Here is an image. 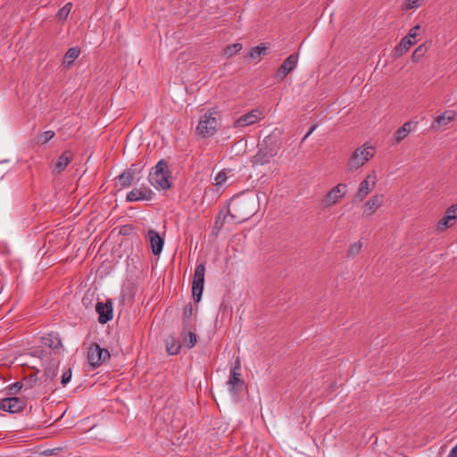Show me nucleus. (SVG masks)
I'll list each match as a JSON object with an SVG mask.
<instances>
[{
    "mask_svg": "<svg viewBox=\"0 0 457 457\" xmlns=\"http://www.w3.org/2000/svg\"><path fill=\"white\" fill-rule=\"evenodd\" d=\"M192 313H193V307H192L191 303H188L184 308V312H183L184 318L188 320L192 316Z\"/></svg>",
    "mask_w": 457,
    "mask_h": 457,
    "instance_id": "nucleus-41",
    "label": "nucleus"
},
{
    "mask_svg": "<svg viewBox=\"0 0 457 457\" xmlns=\"http://www.w3.org/2000/svg\"><path fill=\"white\" fill-rule=\"evenodd\" d=\"M456 117V112L453 110H447L442 114L438 115L435 118L434 121L431 124V129L437 130L440 129L446 128V126L454 120Z\"/></svg>",
    "mask_w": 457,
    "mask_h": 457,
    "instance_id": "nucleus-15",
    "label": "nucleus"
},
{
    "mask_svg": "<svg viewBox=\"0 0 457 457\" xmlns=\"http://www.w3.org/2000/svg\"><path fill=\"white\" fill-rule=\"evenodd\" d=\"M297 61V54H293L289 55L278 67L276 73L277 79L279 81L284 80V79L295 68Z\"/></svg>",
    "mask_w": 457,
    "mask_h": 457,
    "instance_id": "nucleus-13",
    "label": "nucleus"
},
{
    "mask_svg": "<svg viewBox=\"0 0 457 457\" xmlns=\"http://www.w3.org/2000/svg\"><path fill=\"white\" fill-rule=\"evenodd\" d=\"M420 25H416L414 27H412L408 34L405 36V37L409 38L410 40H414L415 37H417L418 35V31L420 30Z\"/></svg>",
    "mask_w": 457,
    "mask_h": 457,
    "instance_id": "nucleus-38",
    "label": "nucleus"
},
{
    "mask_svg": "<svg viewBox=\"0 0 457 457\" xmlns=\"http://www.w3.org/2000/svg\"><path fill=\"white\" fill-rule=\"evenodd\" d=\"M377 176L375 171L369 174L359 185L358 190L354 195V202H361L372 191L376 186Z\"/></svg>",
    "mask_w": 457,
    "mask_h": 457,
    "instance_id": "nucleus-8",
    "label": "nucleus"
},
{
    "mask_svg": "<svg viewBox=\"0 0 457 457\" xmlns=\"http://www.w3.org/2000/svg\"><path fill=\"white\" fill-rule=\"evenodd\" d=\"M445 214L447 216H453V219L455 220L457 218V204L451 205L447 210Z\"/></svg>",
    "mask_w": 457,
    "mask_h": 457,
    "instance_id": "nucleus-39",
    "label": "nucleus"
},
{
    "mask_svg": "<svg viewBox=\"0 0 457 457\" xmlns=\"http://www.w3.org/2000/svg\"><path fill=\"white\" fill-rule=\"evenodd\" d=\"M72 157L73 154L70 150L63 152L56 162L53 172L59 174L63 171L68 164L71 162Z\"/></svg>",
    "mask_w": 457,
    "mask_h": 457,
    "instance_id": "nucleus-19",
    "label": "nucleus"
},
{
    "mask_svg": "<svg viewBox=\"0 0 457 457\" xmlns=\"http://www.w3.org/2000/svg\"><path fill=\"white\" fill-rule=\"evenodd\" d=\"M26 406V402L20 397L4 398L0 402V409L11 413L21 411Z\"/></svg>",
    "mask_w": 457,
    "mask_h": 457,
    "instance_id": "nucleus-10",
    "label": "nucleus"
},
{
    "mask_svg": "<svg viewBox=\"0 0 457 457\" xmlns=\"http://www.w3.org/2000/svg\"><path fill=\"white\" fill-rule=\"evenodd\" d=\"M447 457H457L456 455H453V453L450 452Z\"/></svg>",
    "mask_w": 457,
    "mask_h": 457,
    "instance_id": "nucleus-46",
    "label": "nucleus"
},
{
    "mask_svg": "<svg viewBox=\"0 0 457 457\" xmlns=\"http://www.w3.org/2000/svg\"><path fill=\"white\" fill-rule=\"evenodd\" d=\"M197 342L196 335L193 332H188L184 338V343L188 348H192L195 345Z\"/></svg>",
    "mask_w": 457,
    "mask_h": 457,
    "instance_id": "nucleus-33",
    "label": "nucleus"
},
{
    "mask_svg": "<svg viewBox=\"0 0 457 457\" xmlns=\"http://www.w3.org/2000/svg\"><path fill=\"white\" fill-rule=\"evenodd\" d=\"M149 182L157 189H168L170 187V171L168 164L161 160L149 173Z\"/></svg>",
    "mask_w": 457,
    "mask_h": 457,
    "instance_id": "nucleus-5",
    "label": "nucleus"
},
{
    "mask_svg": "<svg viewBox=\"0 0 457 457\" xmlns=\"http://www.w3.org/2000/svg\"><path fill=\"white\" fill-rule=\"evenodd\" d=\"M54 135L55 133L53 130L45 131L37 137V143L39 145H46L54 137Z\"/></svg>",
    "mask_w": 457,
    "mask_h": 457,
    "instance_id": "nucleus-29",
    "label": "nucleus"
},
{
    "mask_svg": "<svg viewBox=\"0 0 457 457\" xmlns=\"http://www.w3.org/2000/svg\"><path fill=\"white\" fill-rule=\"evenodd\" d=\"M228 179L227 173L225 170L220 171L216 177L214 178V185L222 186Z\"/></svg>",
    "mask_w": 457,
    "mask_h": 457,
    "instance_id": "nucleus-34",
    "label": "nucleus"
},
{
    "mask_svg": "<svg viewBox=\"0 0 457 457\" xmlns=\"http://www.w3.org/2000/svg\"><path fill=\"white\" fill-rule=\"evenodd\" d=\"M346 184L339 183L330 189L322 200V206L328 208L339 202L346 194Z\"/></svg>",
    "mask_w": 457,
    "mask_h": 457,
    "instance_id": "nucleus-7",
    "label": "nucleus"
},
{
    "mask_svg": "<svg viewBox=\"0 0 457 457\" xmlns=\"http://www.w3.org/2000/svg\"><path fill=\"white\" fill-rule=\"evenodd\" d=\"M109 358L110 353L108 350L101 348L100 345L96 343L90 345L87 353V359L93 367L99 366Z\"/></svg>",
    "mask_w": 457,
    "mask_h": 457,
    "instance_id": "nucleus-9",
    "label": "nucleus"
},
{
    "mask_svg": "<svg viewBox=\"0 0 457 457\" xmlns=\"http://www.w3.org/2000/svg\"><path fill=\"white\" fill-rule=\"evenodd\" d=\"M147 238L149 240L152 252L154 255H158L162 251L164 240L159 235V233L154 229H149L147 231Z\"/></svg>",
    "mask_w": 457,
    "mask_h": 457,
    "instance_id": "nucleus-17",
    "label": "nucleus"
},
{
    "mask_svg": "<svg viewBox=\"0 0 457 457\" xmlns=\"http://www.w3.org/2000/svg\"><path fill=\"white\" fill-rule=\"evenodd\" d=\"M416 43L415 40H410L409 38L403 37L400 43L396 46L394 50V57L398 58L402 56L404 53H406L411 46Z\"/></svg>",
    "mask_w": 457,
    "mask_h": 457,
    "instance_id": "nucleus-21",
    "label": "nucleus"
},
{
    "mask_svg": "<svg viewBox=\"0 0 457 457\" xmlns=\"http://www.w3.org/2000/svg\"><path fill=\"white\" fill-rule=\"evenodd\" d=\"M71 7H72V4L67 3L57 12V18L61 21L66 20L69 13L71 12Z\"/></svg>",
    "mask_w": 457,
    "mask_h": 457,
    "instance_id": "nucleus-30",
    "label": "nucleus"
},
{
    "mask_svg": "<svg viewBox=\"0 0 457 457\" xmlns=\"http://www.w3.org/2000/svg\"><path fill=\"white\" fill-rule=\"evenodd\" d=\"M86 300H87V299H86V297H84V298H83V300H82V301H83V303H86Z\"/></svg>",
    "mask_w": 457,
    "mask_h": 457,
    "instance_id": "nucleus-47",
    "label": "nucleus"
},
{
    "mask_svg": "<svg viewBox=\"0 0 457 457\" xmlns=\"http://www.w3.org/2000/svg\"><path fill=\"white\" fill-rule=\"evenodd\" d=\"M43 341L51 349H58L62 345L61 339L52 334L44 337Z\"/></svg>",
    "mask_w": 457,
    "mask_h": 457,
    "instance_id": "nucleus-26",
    "label": "nucleus"
},
{
    "mask_svg": "<svg viewBox=\"0 0 457 457\" xmlns=\"http://www.w3.org/2000/svg\"><path fill=\"white\" fill-rule=\"evenodd\" d=\"M80 54V48L78 46L71 47L68 49L64 55L63 62L68 66L71 65L74 61L79 57Z\"/></svg>",
    "mask_w": 457,
    "mask_h": 457,
    "instance_id": "nucleus-25",
    "label": "nucleus"
},
{
    "mask_svg": "<svg viewBox=\"0 0 457 457\" xmlns=\"http://www.w3.org/2000/svg\"><path fill=\"white\" fill-rule=\"evenodd\" d=\"M243 48L242 44L240 43H235L232 45H229L225 47L224 49V55L228 58H231L235 54H237L238 52H240Z\"/></svg>",
    "mask_w": 457,
    "mask_h": 457,
    "instance_id": "nucleus-27",
    "label": "nucleus"
},
{
    "mask_svg": "<svg viewBox=\"0 0 457 457\" xmlns=\"http://www.w3.org/2000/svg\"><path fill=\"white\" fill-rule=\"evenodd\" d=\"M453 216H447L446 214L438 221L436 225V230L437 231H443L447 228H450L453 226Z\"/></svg>",
    "mask_w": 457,
    "mask_h": 457,
    "instance_id": "nucleus-28",
    "label": "nucleus"
},
{
    "mask_svg": "<svg viewBox=\"0 0 457 457\" xmlns=\"http://www.w3.org/2000/svg\"><path fill=\"white\" fill-rule=\"evenodd\" d=\"M411 130V123L405 122L401 128H399L395 133H394V141L395 144H399L402 140H403L408 134Z\"/></svg>",
    "mask_w": 457,
    "mask_h": 457,
    "instance_id": "nucleus-22",
    "label": "nucleus"
},
{
    "mask_svg": "<svg viewBox=\"0 0 457 457\" xmlns=\"http://www.w3.org/2000/svg\"><path fill=\"white\" fill-rule=\"evenodd\" d=\"M257 196H237L233 198L229 204L228 213L236 222H243L257 212Z\"/></svg>",
    "mask_w": 457,
    "mask_h": 457,
    "instance_id": "nucleus-2",
    "label": "nucleus"
},
{
    "mask_svg": "<svg viewBox=\"0 0 457 457\" xmlns=\"http://www.w3.org/2000/svg\"><path fill=\"white\" fill-rule=\"evenodd\" d=\"M154 194L149 188H134L127 195V201L136 202L141 200H152Z\"/></svg>",
    "mask_w": 457,
    "mask_h": 457,
    "instance_id": "nucleus-16",
    "label": "nucleus"
},
{
    "mask_svg": "<svg viewBox=\"0 0 457 457\" xmlns=\"http://www.w3.org/2000/svg\"><path fill=\"white\" fill-rule=\"evenodd\" d=\"M361 246H362V244L361 241L355 242L354 244L351 245V246L349 248V253L351 255L357 254L361 251Z\"/></svg>",
    "mask_w": 457,
    "mask_h": 457,
    "instance_id": "nucleus-37",
    "label": "nucleus"
},
{
    "mask_svg": "<svg viewBox=\"0 0 457 457\" xmlns=\"http://www.w3.org/2000/svg\"><path fill=\"white\" fill-rule=\"evenodd\" d=\"M71 370L69 369V370L64 372L62 377V384L63 386L66 385L71 380Z\"/></svg>",
    "mask_w": 457,
    "mask_h": 457,
    "instance_id": "nucleus-42",
    "label": "nucleus"
},
{
    "mask_svg": "<svg viewBox=\"0 0 457 457\" xmlns=\"http://www.w3.org/2000/svg\"><path fill=\"white\" fill-rule=\"evenodd\" d=\"M280 146L281 138L278 133L272 132L265 137L258 144V151L251 159L252 166H262L270 163L271 159L278 154Z\"/></svg>",
    "mask_w": 457,
    "mask_h": 457,
    "instance_id": "nucleus-1",
    "label": "nucleus"
},
{
    "mask_svg": "<svg viewBox=\"0 0 457 457\" xmlns=\"http://www.w3.org/2000/svg\"><path fill=\"white\" fill-rule=\"evenodd\" d=\"M426 51L427 48L423 45L418 46L411 54L412 62H419L424 56Z\"/></svg>",
    "mask_w": 457,
    "mask_h": 457,
    "instance_id": "nucleus-31",
    "label": "nucleus"
},
{
    "mask_svg": "<svg viewBox=\"0 0 457 457\" xmlns=\"http://www.w3.org/2000/svg\"><path fill=\"white\" fill-rule=\"evenodd\" d=\"M231 371L240 372V361H239L238 358L237 359L235 366H234V368L232 369Z\"/></svg>",
    "mask_w": 457,
    "mask_h": 457,
    "instance_id": "nucleus-44",
    "label": "nucleus"
},
{
    "mask_svg": "<svg viewBox=\"0 0 457 457\" xmlns=\"http://www.w3.org/2000/svg\"><path fill=\"white\" fill-rule=\"evenodd\" d=\"M205 266L201 263L196 266L192 282V295L195 303L200 302L204 286Z\"/></svg>",
    "mask_w": 457,
    "mask_h": 457,
    "instance_id": "nucleus-6",
    "label": "nucleus"
},
{
    "mask_svg": "<svg viewBox=\"0 0 457 457\" xmlns=\"http://www.w3.org/2000/svg\"><path fill=\"white\" fill-rule=\"evenodd\" d=\"M96 311L98 313V321L105 324L113 318V308L111 300H107L104 303L98 302L96 305Z\"/></svg>",
    "mask_w": 457,
    "mask_h": 457,
    "instance_id": "nucleus-12",
    "label": "nucleus"
},
{
    "mask_svg": "<svg viewBox=\"0 0 457 457\" xmlns=\"http://www.w3.org/2000/svg\"><path fill=\"white\" fill-rule=\"evenodd\" d=\"M221 125L220 115L215 110H209L200 119L196 132L202 137L213 136Z\"/></svg>",
    "mask_w": 457,
    "mask_h": 457,
    "instance_id": "nucleus-4",
    "label": "nucleus"
},
{
    "mask_svg": "<svg viewBox=\"0 0 457 457\" xmlns=\"http://www.w3.org/2000/svg\"><path fill=\"white\" fill-rule=\"evenodd\" d=\"M57 363H53L52 365H50L49 368H46L45 370V376H46V379H54L56 375H57Z\"/></svg>",
    "mask_w": 457,
    "mask_h": 457,
    "instance_id": "nucleus-32",
    "label": "nucleus"
},
{
    "mask_svg": "<svg viewBox=\"0 0 457 457\" xmlns=\"http://www.w3.org/2000/svg\"><path fill=\"white\" fill-rule=\"evenodd\" d=\"M24 386L23 382H15L9 386L8 391L10 395L17 394Z\"/></svg>",
    "mask_w": 457,
    "mask_h": 457,
    "instance_id": "nucleus-36",
    "label": "nucleus"
},
{
    "mask_svg": "<svg viewBox=\"0 0 457 457\" xmlns=\"http://www.w3.org/2000/svg\"><path fill=\"white\" fill-rule=\"evenodd\" d=\"M263 117L264 116L262 111H260L259 109H254L236 120L233 124V127H247L262 120Z\"/></svg>",
    "mask_w": 457,
    "mask_h": 457,
    "instance_id": "nucleus-11",
    "label": "nucleus"
},
{
    "mask_svg": "<svg viewBox=\"0 0 457 457\" xmlns=\"http://www.w3.org/2000/svg\"><path fill=\"white\" fill-rule=\"evenodd\" d=\"M317 128V125H312L307 131L306 135L303 137V141H304Z\"/></svg>",
    "mask_w": 457,
    "mask_h": 457,
    "instance_id": "nucleus-43",
    "label": "nucleus"
},
{
    "mask_svg": "<svg viewBox=\"0 0 457 457\" xmlns=\"http://www.w3.org/2000/svg\"><path fill=\"white\" fill-rule=\"evenodd\" d=\"M266 54H267V47L263 44H261L259 46L252 47L249 50V52L246 55V58H248L250 61L257 63L262 60V56L266 55Z\"/></svg>",
    "mask_w": 457,
    "mask_h": 457,
    "instance_id": "nucleus-20",
    "label": "nucleus"
},
{
    "mask_svg": "<svg viewBox=\"0 0 457 457\" xmlns=\"http://www.w3.org/2000/svg\"><path fill=\"white\" fill-rule=\"evenodd\" d=\"M166 350L169 354L174 355L179 353L181 345L173 336H169L165 340Z\"/></svg>",
    "mask_w": 457,
    "mask_h": 457,
    "instance_id": "nucleus-23",
    "label": "nucleus"
},
{
    "mask_svg": "<svg viewBox=\"0 0 457 457\" xmlns=\"http://www.w3.org/2000/svg\"><path fill=\"white\" fill-rule=\"evenodd\" d=\"M423 0H407L403 5V9L408 11L421 5Z\"/></svg>",
    "mask_w": 457,
    "mask_h": 457,
    "instance_id": "nucleus-35",
    "label": "nucleus"
},
{
    "mask_svg": "<svg viewBox=\"0 0 457 457\" xmlns=\"http://www.w3.org/2000/svg\"><path fill=\"white\" fill-rule=\"evenodd\" d=\"M230 394L233 396H238L245 388V381L242 379L241 372L231 371L228 381Z\"/></svg>",
    "mask_w": 457,
    "mask_h": 457,
    "instance_id": "nucleus-14",
    "label": "nucleus"
},
{
    "mask_svg": "<svg viewBox=\"0 0 457 457\" xmlns=\"http://www.w3.org/2000/svg\"><path fill=\"white\" fill-rule=\"evenodd\" d=\"M383 195H374L364 205V213L366 215L373 214L383 204Z\"/></svg>",
    "mask_w": 457,
    "mask_h": 457,
    "instance_id": "nucleus-18",
    "label": "nucleus"
},
{
    "mask_svg": "<svg viewBox=\"0 0 457 457\" xmlns=\"http://www.w3.org/2000/svg\"><path fill=\"white\" fill-rule=\"evenodd\" d=\"M375 155V148L368 143L356 148L346 162V171L354 172L363 167Z\"/></svg>",
    "mask_w": 457,
    "mask_h": 457,
    "instance_id": "nucleus-3",
    "label": "nucleus"
},
{
    "mask_svg": "<svg viewBox=\"0 0 457 457\" xmlns=\"http://www.w3.org/2000/svg\"><path fill=\"white\" fill-rule=\"evenodd\" d=\"M37 381V378H35V375H31L29 378H24V386H26L27 388H31L33 386V384Z\"/></svg>",
    "mask_w": 457,
    "mask_h": 457,
    "instance_id": "nucleus-40",
    "label": "nucleus"
},
{
    "mask_svg": "<svg viewBox=\"0 0 457 457\" xmlns=\"http://www.w3.org/2000/svg\"><path fill=\"white\" fill-rule=\"evenodd\" d=\"M450 452L453 453V455L457 456V445Z\"/></svg>",
    "mask_w": 457,
    "mask_h": 457,
    "instance_id": "nucleus-45",
    "label": "nucleus"
},
{
    "mask_svg": "<svg viewBox=\"0 0 457 457\" xmlns=\"http://www.w3.org/2000/svg\"><path fill=\"white\" fill-rule=\"evenodd\" d=\"M136 170L130 168L119 176V182L122 187H129L135 179Z\"/></svg>",
    "mask_w": 457,
    "mask_h": 457,
    "instance_id": "nucleus-24",
    "label": "nucleus"
}]
</instances>
